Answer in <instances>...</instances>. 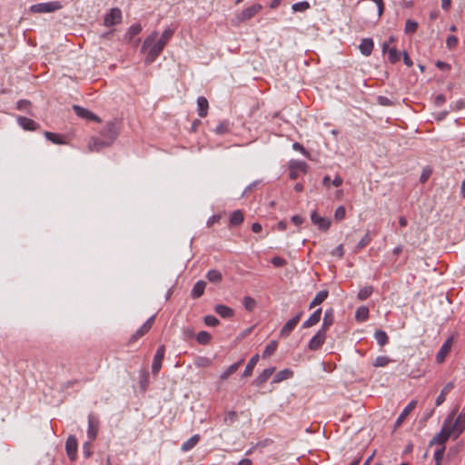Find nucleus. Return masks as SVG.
I'll return each instance as SVG.
<instances>
[{
    "label": "nucleus",
    "instance_id": "nucleus-21",
    "mask_svg": "<svg viewBox=\"0 0 465 465\" xmlns=\"http://www.w3.org/2000/svg\"><path fill=\"white\" fill-rule=\"evenodd\" d=\"M209 109V103L203 96H200L197 99V112L200 117H205Z\"/></svg>",
    "mask_w": 465,
    "mask_h": 465
},
{
    "label": "nucleus",
    "instance_id": "nucleus-30",
    "mask_svg": "<svg viewBox=\"0 0 465 465\" xmlns=\"http://www.w3.org/2000/svg\"><path fill=\"white\" fill-rule=\"evenodd\" d=\"M242 362H243V360H240L239 361L232 364L230 367H228V369L226 371H224L221 374L220 379L222 381L227 380L232 373H234L238 370V368L242 365Z\"/></svg>",
    "mask_w": 465,
    "mask_h": 465
},
{
    "label": "nucleus",
    "instance_id": "nucleus-59",
    "mask_svg": "<svg viewBox=\"0 0 465 465\" xmlns=\"http://www.w3.org/2000/svg\"><path fill=\"white\" fill-rule=\"evenodd\" d=\"M378 8V15L381 16L384 12V3L383 0H372Z\"/></svg>",
    "mask_w": 465,
    "mask_h": 465
},
{
    "label": "nucleus",
    "instance_id": "nucleus-31",
    "mask_svg": "<svg viewBox=\"0 0 465 465\" xmlns=\"http://www.w3.org/2000/svg\"><path fill=\"white\" fill-rule=\"evenodd\" d=\"M333 323V314L332 310H327L324 313L323 322L322 326L320 330H324V332L327 331V330L331 326Z\"/></svg>",
    "mask_w": 465,
    "mask_h": 465
},
{
    "label": "nucleus",
    "instance_id": "nucleus-44",
    "mask_svg": "<svg viewBox=\"0 0 465 465\" xmlns=\"http://www.w3.org/2000/svg\"><path fill=\"white\" fill-rule=\"evenodd\" d=\"M418 29V23L413 21V20H411V19H408L405 23V28H404V32L405 34H413L417 31Z\"/></svg>",
    "mask_w": 465,
    "mask_h": 465
},
{
    "label": "nucleus",
    "instance_id": "nucleus-8",
    "mask_svg": "<svg viewBox=\"0 0 465 465\" xmlns=\"http://www.w3.org/2000/svg\"><path fill=\"white\" fill-rule=\"evenodd\" d=\"M262 6L260 4H254L245 9L237 16L239 22H244L252 18L256 14L262 10Z\"/></svg>",
    "mask_w": 465,
    "mask_h": 465
},
{
    "label": "nucleus",
    "instance_id": "nucleus-58",
    "mask_svg": "<svg viewBox=\"0 0 465 465\" xmlns=\"http://www.w3.org/2000/svg\"><path fill=\"white\" fill-rule=\"evenodd\" d=\"M331 254L332 255H336L338 256L339 258H341L343 255H344V249H343V245L342 244H340L338 245L332 252H331Z\"/></svg>",
    "mask_w": 465,
    "mask_h": 465
},
{
    "label": "nucleus",
    "instance_id": "nucleus-36",
    "mask_svg": "<svg viewBox=\"0 0 465 465\" xmlns=\"http://www.w3.org/2000/svg\"><path fill=\"white\" fill-rule=\"evenodd\" d=\"M374 337L377 341V343L380 346H384L389 341V337H388L387 333L381 330L376 331L374 333Z\"/></svg>",
    "mask_w": 465,
    "mask_h": 465
},
{
    "label": "nucleus",
    "instance_id": "nucleus-28",
    "mask_svg": "<svg viewBox=\"0 0 465 465\" xmlns=\"http://www.w3.org/2000/svg\"><path fill=\"white\" fill-rule=\"evenodd\" d=\"M258 361H259L258 354L253 355L250 359L249 362L247 363V365L242 372V377H249L252 374V371H253L255 365L257 364Z\"/></svg>",
    "mask_w": 465,
    "mask_h": 465
},
{
    "label": "nucleus",
    "instance_id": "nucleus-15",
    "mask_svg": "<svg viewBox=\"0 0 465 465\" xmlns=\"http://www.w3.org/2000/svg\"><path fill=\"white\" fill-rule=\"evenodd\" d=\"M17 123L23 129L27 131H35L39 127V124L25 116H18Z\"/></svg>",
    "mask_w": 465,
    "mask_h": 465
},
{
    "label": "nucleus",
    "instance_id": "nucleus-38",
    "mask_svg": "<svg viewBox=\"0 0 465 465\" xmlns=\"http://www.w3.org/2000/svg\"><path fill=\"white\" fill-rule=\"evenodd\" d=\"M388 59L390 63L396 64L401 60V53L395 47H391L388 50Z\"/></svg>",
    "mask_w": 465,
    "mask_h": 465
},
{
    "label": "nucleus",
    "instance_id": "nucleus-41",
    "mask_svg": "<svg viewBox=\"0 0 465 465\" xmlns=\"http://www.w3.org/2000/svg\"><path fill=\"white\" fill-rule=\"evenodd\" d=\"M290 168L298 172L305 173L307 169V163L302 161H292L290 163Z\"/></svg>",
    "mask_w": 465,
    "mask_h": 465
},
{
    "label": "nucleus",
    "instance_id": "nucleus-37",
    "mask_svg": "<svg viewBox=\"0 0 465 465\" xmlns=\"http://www.w3.org/2000/svg\"><path fill=\"white\" fill-rule=\"evenodd\" d=\"M277 346L278 343L276 341H272L270 343H268L262 352V358H267L272 355L277 350Z\"/></svg>",
    "mask_w": 465,
    "mask_h": 465
},
{
    "label": "nucleus",
    "instance_id": "nucleus-27",
    "mask_svg": "<svg viewBox=\"0 0 465 465\" xmlns=\"http://www.w3.org/2000/svg\"><path fill=\"white\" fill-rule=\"evenodd\" d=\"M328 291L327 290H322L321 292H319L315 297L313 298V300L310 303V309H312L314 308L315 306L317 305H320L321 303H322L328 297Z\"/></svg>",
    "mask_w": 465,
    "mask_h": 465
},
{
    "label": "nucleus",
    "instance_id": "nucleus-29",
    "mask_svg": "<svg viewBox=\"0 0 465 465\" xmlns=\"http://www.w3.org/2000/svg\"><path fill=\"white\" fill-rule=\"evenodd\" d=\"M243 213L240 210L232 212L230 215V225L238 226L243 222Z\"/></svg>",
    "mask_w": 465,
    "mask_h": 465
},
{
    "label": "nucleus",
    "instance_id": "nucleus-11",
    "mask_svg": "<svg viewBox=\"0 0 465 465\" xmlns=\"http://www.w3.org/2000/svg\"><path fill=\"white\" fill-rule=\"evenodd\" d=\"M302 315V312H298L293 318L290 319L282 328L280 331L281 337H287L296 327Z\"/></svg>",
    "mask_w": 465,
    "mask_h": 465
},
{
    "label": "nucleus",
    "instance_id": "nucleus-33",
    "mask_svg": "<svg viewBox=\"0 0 465 465\" xmlns=\"http://www.w3.org/2000/svg\"><path fill=\"white\" fill-rule=\"evenodd\" d=\"M45 138L47 140H49L50 142H52L53 143H55V144H64L65 143L64 138L62 135L60 134H57L55 133H52V132H45L44 133Z\"/></svg>",
    "mask_w": 465,
    "mask_h": 465
},
{
    "label": "nucleus",
    "instance_id": "nucleus-50",
    "mask_svg": "<svg viewBox=\"0 0 465 465\" xmlns=\"http://www.w3.org/2000/svg\"><path fill=\"white\" fill-rule=\"evenodd\" d=\"M371 238L370 236V233L366 232L365 235L358 242L357 249L360 250V249L364 248L366 245H368L371 242Z\"/></svg>",
    "mask_w": 465,
    "mask_h": 465
},
{
    "label": "nucleus",
    "instance_id": "nucleus-47",
    "mask_svg": "<svg viewBox=\"0 0 465 465\" xmlns=\"http://www.w3.org/2000/svg\"><path fill=\"white\" fill-rule=\"evenodd\" d=\"M237 413L234 411H228L223 419L224 423L232 425L237 420Z\"/></svg>",
    "mask_w": 465,
    "mask_h": 465
},
{
    "label": "nucleus",
    "instance_id": "nucleus-39",
    "mask_svg": "<svg viewBox=\"0 0 465 465\" xmlns=\"http://www.w3.org/2000/svg\"><path fill=\"white\" fill-rule=\"evenodd\" d=\"M216 134H224L230 132V123L225 120L221 122L217 127L214 129Z\"/></svg>",
    "mask_w": 465,
    "mask_h": 465
},
{
    "label": "nucleus",
    "instance_id": "nucleus-6",
    "mask_svg": "<svg viewBox=\"0 0 465 465\" xmlns=\"http://www.w3.org/2000/svg\"><path fill=\"white\" fill-rule=\"evenodd\" d=\"M122 21V12L119 8H112L104 18V25L107 27L118 25Z\"/></svg>",
    "mask_w": 465,
    "mask_h": 465
},
{
    "label": "nucleus",
    "instance_id": "nucleus-45",
    "mask_svg": "<svg viewBox=\"0 0 465 465\" xmlns=\"http://www.w3.org/2000/svg\"><path fill=\"white\" fill-rule=\"evenodd\" d=\"M243 306L246 311L252 312L256 306V301L250 296H245L243 298Z\"/></svg>",
    "mask_w": 465,
    "mask_h": 465
},
{
    "label": "nucleus",
    "instance_id": "nucleus-63",
    "mask_svg": "<svg viewBox=\"0 0 465 465\" xmlns=\"http://www.w3.org/2000/svg\"><path fill=\"white\" fill-rule=\"evenodd\" d=\"M403 62L408 67H411L413 64L407 52L403 53Z\"/></svg>",
    "mask_w": 465,
    "mask_h": 465
},
{
    "label": "nucleus",
    "instance_id": "nucleus-22",
    "mask_svg": "<svg viewBox=\"0 0 465 465\" xmlns=\"http://www.w3.org/2000/svg\"><path fill=\"white\" fill-rule=\"evenodd\" d=\"M275 371L274 367H271L268 369L263 370V371L255 379L254 383L257 386H262L263 383H265L269 378L273 374Z\"/></svg>",
    "mask_w": 465,
    "mask_h": 465
},
{
    "label": "nucleus",
    "instance_id": "nucleus-10",
    "mask_svg": "<svg viewBox=\"0 0 465 465\" xmlns=\"http://www.w3.org/2000/svg\"><path fill=\"white\" fill-rule=\"evenodd\" d=\"M326 339V332L324 330H319L316 334L310 340L308 347L311 351L319 350L324 343Z\"/></svg>",
    "mask_w": 465,
    "mask_h": 465
},
{
    "label": "nucleus",
    "instance_id": "nucleus-12",
    "mask_svg": "<svg viewBox=\"0 0 465 465\" xmlns=\"http://www.w3.org/2000/svg\"><path fill=\"white\" fill-rule=\"evenodd\" d=\"M98 428H99V420L94 415L90 414L88 416V430L87 434L90 440H94L98 433Z\"/></svg>",
    "mask_w": 465,
    "mask_h": 465
},
{
    "label": "nucleus",
    "instance_id": "nucleus-34",
    "mask_svg": "<svg viewBox=\"0 0 465 465\" xmlns=\"http://www.w3.org/2000/svg\"><path fill=\"white\" fill-rule=\"evenodd\" d=\"M292 374H293L292 371H291L289 369L280 371L275 374V376L273 378V382H276V383L281 382L284 380L291 378L292 376Z\"/></svg>",
    "mask_w": 465,
    "mask_h": 465
},
{
    "label": "nucleus",
    "instance_id": "nucleus-49",
    "mask_svg": "<svg viewBox=\"0 0 465 465\" xmlns=\"http://www.w3.org/2000/svg\"><path fill=\"white\" fill-rule=\"evenodd\" d=\"M204 323L208 326H211V327H214V326H217L220 322L219 320L213 316V315H206L204 317Z\"/></svg>",
    "mask_w": 465,
    "mask_h": 465
},
{
    "label": "nucleus",
    "instance_id": "nucleus-62",
    "mask_svg": "<svg viewBox=\"0 0 465 465\" xmlns=\"http://www.w3.org/2000/svg\"><path fill=\"white\" fill-rule=\"evenodd\" d=\"M291 220L296 225H301L304 221L301 215H293Z\"/></svg>",
    "mask_w": 465,
    "mask_h": 465
},
{
    "label": "nucleus",
    "instance_id": "nucleus-23",
    "mask_svg": "<svg viewBox=\"0 0 465 465\" xmlns=\"http://www.w3.org/2000/svg\"><path fill=\"white\" fill-rule=\"evenodd\" d=\"M104 139L92 138L88 143L89 150L91 152H99L103 148L109 147L110 145L104 144Z\"/></svg>",
    "mask_w": 465,
    "mask_h": 465
},
{
    "label": "nucleus",
    "instance_id": "nucleus-53",
    "mask_svg": "<svg viewBox=\"0 0 465 465\" xmlns=\"http://www.w3.org/2000/svg\"><path fill=\"white\" fill-rule=\"evenodd\" d=\"M345 208L343 206H339L335 211L334 217L337 221H341L345 217Z\"/></svg>",
    "mask_w": 465,
    "mask_h": 465
},
{
    "label": "nucleus",
    "instance_id": "nucleus-26",
    "mask_svg": "<svg viewBox=\"0 0 465 465\" xmlns=\"http://www.w3.org/2000/svg\"><path fill=\"white\" fill-rule=\"evenodd\" d=\"M454 388L453 382H448L441 390L440 395L436 399V406L441 405L445 400L446 395Z\"/></svg>",
    "mask_w": 465,
    "mask_h": 465
},
{
    "label": "nucleus",
    "instance_id": "nucleus-57",
    "mask_svg": "<svg viewBox=\"0 0 465 465\" xmlns=\"http://www.w3.org/2000/svg\"><path fill=\"white\" fill-rule=\"evenodd\" d=\"M271 262L275 267H282L286 264V261L279 256L273 257Z\"/></svg>",
    "mask_w": 465,
    "mask_h": 465
},
{
    "label": "nucleus",
    "instance_id": "nucleus-20",
    "mask_svg": "<svg viewBox=\"0 0 465 465\" xmlns=\"http://www.w3.org/2000/svg\"><path fill=\"white\" fill-rule=\"evenodd\" d=\"M321 316H322V309H317L303 323H302V328L304 329H307V328H310V327H312L314 325H316L320 320H321Z\"/></svg>",
    "mask_w": 465,
    "mask_h": 465
},
{
    "label": "nucleus",
    "instance_id": "nucleus-42",
    "mask_svg": "<svg viewBox=\"0 0 465 465\" xmlns=\"http://www.w3.org/2000/svg\"><path fill=\"white\" fill-rule=\"evenodd\" d=\"M142 31V26L140 24H134L130 26L126 37L129 38V40L133 39L135 35H139Z\"/></svg>",
    "mask_w": 465,
    "mask_h": 465
},
{
    "label": "nucleus",
    "instance_id": "nucleus-4",
    "mask_svg": "<svg viewBox=\"0 0 465 465\" xmlns=\"http://www.w3.org/2000/svg\"><path fill=\"white\" fill-rule=\"evenodd\" d=\"M100 134L102 138L105 140L104 144L112 145L119 134V127L115 123L108 122Z\"/></svg>",
    "mask_w": 465,
    "mask_h": 465
},
{
    "label": "nucleus",
    "instance_id": "nucleus-3",
    "mask_svg": "<svg viewBox=\"0 0 465 465\" xmlns=\"http://www.w3.org/2000/svg\"><path fill=\"white\" fill-rule=\"evenodd\" d=\"M63 5L59 1H52L46 3H39L32 5L29 7V11L33 14H45L53 13L62 9Z\"/></svg>",
    "mask_w": 465,
    "mask_h": 465
},
{
    "label": "nucleus",
    "instance_id": "nucleus-19",
    "mask_svg": "<svg viewBox=\"0 0 465 465\" xmlns=\"http://www.w3.org/2000/svg\"><path fill=\"white\" fill-rule=\"evenodd\" d=\"M214 312L223 319H230L234 315V311L223 304L216 305L214 307Z\"/></svg>",
    "mask_w": 465,
    "mask_h": 465
},
{
    "label": "nucleus",
    "instance_id": "nucleus-1",
    "mask_svg": "<svg viewBox=\"0 0 465 465\" xmlns=\"http://www.w3.org/2000/svg\"><path fill=\"white\" fill-rule=\"evenodd\" d=\"M174 34V30L168 27L166 28L161 37L157 40L158 33L157 31L152 32L143 41L142 45V50H147V54L145 57V62L147 64H151L156 60V58L160 55L162 51L163 50L166 44L173 37Z\"/></svg>",
    "mask_w": 465,
    "mask_h": 465
},
{
    "label": "nucleus",
    "instance_id": "nucleus-14",
    "mask_svg": "<svg viewBox=\"0 0 465 465\" xmlns=\"http://www.w3.org/2000/svg\"><path fill=\"white\" fill-rule=\"evenodd\" d=\"M73 109H74V113L81 118L93 120V121H95L98 123L101 122V119L96 114H94V113H92L91 111H89L85 108H83L79 105H74Z\"/></svg>",
    "mask_w": 465,
    "mask_h": 465
},
{
    "label": "nucleus",
    "instance_id": "nucleus-61",
    "mask_svg": "<svg viewBox=\"0 0 465 465\" xmlns=\"http://www.w3.org/2000/svg\"><path fill=\"white\" fill-rule=\"evenodd\" d=\"M436 66L440 70H448L450 68V65L443 61H437Z\"/></svg>",
    "mask_w": 465,
    "mask_h": 465
},
{
    "label": "nucleus",
    "instance_id": "nucleus-24",
    "mask_svg": "<svg viewBox=\"0 0 465 465\" xmlns=\"http://www.w3.org/2000/svg\"><path fill=\"white\" fill-rule=\"evenodd\" d=\"M205 286H206L205 282H203L202 280L196 282V283L194 284V286L191 292L192 298L193 299L200 298L204 292Z\"/></svg>",
    "mask_w": 465,
    "mask_h": 465
},
{
    "label": "nucleus",
    "instance_id": "nucleus-55",
    "mask_svg": "<svg viewBox=\"0 0 465 465\" xmlns=\"http://www.w3.org/2000/svg\"><path fill=\"white\" fill-rule=\"evenodd\" d=\"M377 102L382 106H391L393 104V103L388 97L381 95L377 97Z\"/></svg>",
    "mask_w": 465,
    "mask_h": 465
},
{
    "label": "nucleus",
    "instance_id": "nucleus-32",
    "mask_svg": "<svg viewBox=\"0 0 465 465\" xmlns=\"http://www.w3.org/2000/svg\"><path fill=\"white\" fill-rule=\"evenodd\" d=\"M206 278L212 283H219L223 280V275L218 270L213 269L207 272Z\"/></svg>",
    "mask_w": 465,
    "mask_h": 465
},
{
    "label": "nucleus",
    "instance_id": "nucleus-46",
    "mask_svg": "<svg viewBox=\"0 0 465 465\" xmlns=\"http://www.w3.org/2000/svg\"><path fill=\"white\" fill-rule=\"evenodd\" d=\"M196 340L201 344H206L211 340V334L204 331H199Z\"/></svg>",
    "mask_w": 465,
    "mask_h": 465
},
{
    "label": "nucleus",
    "instance_id": "nucleus-60",
    "mask_svg": "<svg viewBox=\"0 0 465 465\" xmlns=\"http://www.w3.org/2000/svg\"><path fill=\"white\" fill-rule=\"evenodd\" d=\"M30 104V102L27 100H19L17 102L16 107L18 110H25L26 109Z\"/></svg>",
    "mask_w": 465,
    "mask_h": 465
},
{
    "label": "nucleus",
    "instance_id": "nucleus-7",
    "mask_svg": "<svg viewBox=\"0 0 465 465\" xmlns=\"http://www.w3.org/2000/svg\"><path fill=\"white\" fill-rule=\"evenodd\" d=\"M311 221L321 231L326 232L331 226V220L329 218L320 216L316 211L312 212Z\"/></svg>",
    "mask_w": 465,
    "mask_h": 465
},
{
    "label": "nucleus",
    "instance_id": "nucleus-43",
    "mask_svg": "<svg viewBox=\"0 0 465 465\" xmlns=\"http://www.w3.org/2000/svg\"><path fill=\"white\" fill-rule=\"evenodd\" d=\"M311 7L309 2L302 1L295 3L292 5V9L293 12H304Z\"/></svg>",
    "mask_w": 465,
    "mask_h": 465
},
{
    "label": "nucleus",
    "instance_id": "nucleus-25",
    "mask_svg": "<svg viewBox=\"0 0 465 465\" xmlns=\"http://www.w3.org/2000/svg\"><path fill=\"white\" fill-rule=\"evenodd\" d=\"M200 440V435L195 434L192 436L190 439H188L186 441H184L182 446L181 450L183 452L191 450L194 446L197 445V443Z\"/></svg>",
    "mask_w": 465,
    "mask_h": 465
},
{
    "label": "nucleus",
    "instance_id": "nucleus-64",
    "mask_svg": "<svg viewBox=\"0 0 465 465\" xmlns=\"http://www.w3.org/2000/svg\"><path fill=\"white\" fill-rule=\"evenodd\" d=\"M342 182H343L342 178L341 176L337 175L331 182V184L335 187H339L342 184Z\"/></svg>",
    "mask_w": 465,
    "mask_h": 465
},
{
    "label": "nucleus",
    "instance_id": "nucleus-51",
    "mask_svg": "<svg viewBox=\"0 0 465 465\" xmlns=\"http://www.w3.org/2000/svg\"><path fill=\"white\" fill-rule=\"evenodd\" d=\"M446 45L449 49H453L458 45V38L455 35H449L446 40Z\"/></svg>",
    "mask_w": 465,
    "mask_h": 465
},
{
    "label": "nucleus",
    "instance_id": "nucleus-18",
    "mask_svg": "<svg viewBox=\"0 0 465 465\" xmlns=\"http://www.w3.org/2000/svg\"><path fill=\"white\" fill-rule=\"evenodd\" d=\"M416 405H417V401L413 400V401L409 402V404L404 408L402 412L398 417V419H397V420L395 422V426L396 427L401 425V423L403 422L405 418L415 409Z\"/></svg>",
    "mask_w": 465,
    "mask_h": 465
},
{
    "label": "nucleus",
    "instance_id": "nucleus-35",
    "mask_svg": "<svg viewBox=\"0 0 465 465\" xmlns=\"http://www.w3.org/2000/svg\"><path fill=\"white\" fill-rule=\"evenodd\" d=\"M369 316V309L365 306H361L357 309L355 312V319L358 322H364L368 319Z\"/></svg>",
    "mask_w": 465,
    "mask_h": 465
},
{
    "label": "nucleus",
    "instance_id": "nucleus-9",
    "mask_svg": "<svg viewBox=\"0 0 465 465\" xmlns=\"http://www.w3.org/2000/svg\"><path fill=\"white\" fill-rule=\"evenodd\" d=\"M154 322V316L150 317L130 338L129 343L135 342L138 339L147 333L152 328Z\"/></svg>",
    "mask_w": 465,
    "mask_h": 465
},
{
    "label": "nucleus",
    "instance_id": "nucleus-13",
    "mask_svg": "<svg viewBox=\"0 0 465 465\" xmlns=\"http://www.w3.org/2000/svg\"><path fill=\"white\" fill-rule=\"evenodd\" d=\"M65 450L71 460H74L77 452V440L74 436H69L65 442Z\"/></svg>",
    "mask_w": 465,
    "mask_h": 465
},
{
    "label": "nucleus",
    "instance_id": "nucleus-52",
    "mask_svg": "<svg viewBox=\"0 0 465 465\" xmlns=\"http://www.w3.org/2000/svg\"><path fill=\"white\" fill-rule=\"evenodd\" d=\"M449 351V346L447 343L443 344L440 351L437 353V361L439 362L443 361L445 353Z\"/></svg>",
    "mask_w": 465,
    "mask_h": 465
},
{
    "label": "nucleus",
    "instance_id": "nucleus-2",
    "mask_svg": "<svg viewBox=\"0 0 465 465\" xmlns=\"http://www.w3.org/2000/svg\"><path fill=\"white\" fill-rule=\"evenodd\" d=\"M457 410L451 411V413L445 419L442 428L439 433H437L432 440L430 441V446L434 444H440L444 446L445 442L449 440L451 435L455 436L453 426L451 425L453 417Z\"/></svg>",
    "mask_w": 465,
    "mask_h": 465
},
{
    "label": "nucleus",
    "instance_id": "nucleus-56",
    "mask_svg": "<svg viewBox=\"0 0 465 465\" xmlns=\"http://www.w3.org/2000/svg\"><path fill=\"white\" fill-rule=\"evenodd\" d=\"M292 149L295 150V151H299L304 156L309 157V153L306 151V149L303 147V145L301 144L300 143H297V142L293 143H292Z\"/></svg>",
    "mask_w": 465,
    "mask_h": 465
},
{
    "label": "nucleus",
    "instance_id": "nucleus-48",
    "mask_svg": "<svg viewBox=\"0 0 465 465\" xmlns=\"http://www.w3.org/2000/svg\"><path fill=\"white\" fill-rule=\"evenodd\" d=\"M391 361V360L387 357V356H378L374 362H373V365L375 367H384L386 366L389 362Z\"/></svg>",
    "mask_w": 465,
    "mask_h": 465
},
{
    "label": "nucleus",
    "instance_id": "nucleus-16",
    "mask_svg": "<svg viewBox=\"0 0 465 465\" xmlns=\"http://www.w3.org/2000/svg\"><path fill=\"white\" fill-rule=\"evenodd\" d=\"M451 425L453 426L454 429L455 438H458L465 430V411L461 412L457 417L454 423L451 422Z\"/></svg>",
    "mask_w": 465,
    "mask_h": 465
},
{
    "label": "nucleus",
    "instance_id": "nucleus-40",
    "mask_svg": "<svg viewBox=\"0 0 465 465\" xmlns=\"http://www.w3.org/2000/svg\"><path fill=\"white\" fill-rule=\"evenodd\" d=\"M373 292V288L371 286H364L358 292V299L361 301H364L368 299Z\"/></svg>",
    "mask_w": 465,
    "mask_h": 465
},
{
    "label": "nucleus",
    "instance_id": "nucleus-5",
    "mask_svg": "<svg viewBox=\"0 0 465 465\" xmlns=\"http://www.w3.org/2000/svg\"><path fill=\"white\" fill-rule=\"evenodd\" d=\"M165 354V346L161 345L158 347L152 363V372L157 375L162 368V363Z\"/></svg>",
    "mask_w": 465,
    "mask_h": 465
},
{
    "label": "nucleus",
    "instance_id": "nucleus-17",
    "mask_svg": "<svg viewBox=\"0 0 465 465\" xmlns=\"http://www.w3.org/2000/svg\"><path fill=\"white\" fill-rule=\"evenodd\" d=\"M374 47V43L371 38H363L359 45V49L361 53L365 55L369 56L372 53Z\"/></svg>",
    "mask_w": 465,
    "mask_h": 465
},
{
    "label": "nucleus",
    "instance_id": "nucleus-54",
    "mask_svg": "<svg viewBox=\"0 0 465 465\" xmlns=\"http://www.w3.org/2000/svg\"><path fill=\"white\" fill-rule=\"evenodd\" d=\"M445 451V446H441L440 448L437 449L434 453V460L437 462H441V460L443 458Z\"/></svg>",
    "mask_w": 465,
    "mask_h": 465
}]
</instances>
